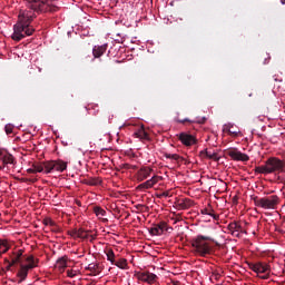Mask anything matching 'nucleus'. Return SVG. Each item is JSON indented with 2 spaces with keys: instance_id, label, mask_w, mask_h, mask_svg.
I'll return each mask as SVG.
<instances>
[{
  "instance_id": "nucleus-5",
  "label": "nucleus",
  "mask_w": 285,
  "mask_h": 285,
  "mask_svg": "<svg viewBox=\"0 0 285 285\" xmlns=\"http://www.w3.org/2000/svg\"><path fill=\"white\" fill-rule=\"evenodd\" d=\"M254 204L264 210H275L279 205V197L277 195L266 196L263 198L254 197Z\"/></svg>"
},
{
  "instance_id": "nucleus-14",
  "label": "nucleus",
  "mask_w": 285,
  "mask_h": 285,
  "mask_svg": "<svg viewBox=\"0 0 285 285\" xmlns=\"http://www.w3.org/2000/svg\"><path fill=\"white\" fill-rule=\"evenodd\" d=\"M227 229L229 230L230 235H233V237H242V233H244L242 225H239L237 222L229 223Z\"/></svg>"
},
{
  "instance_id": "nucleus-6",
  "label": "nucleus",
  "mask_w": 285,
  "mask_h": 285,
  "mask_svg": "<svg viewBox=\"0 0 285 285\" xmlns=\"http://www.w3.org/2000/svg\"><path fill=\"white\" fill-rule=\"evenodd\" d=\"M67 168H68V163L61 159L45 161L46 175L52 173V170H56L57 173H63V170H66Z\"/></svg>"
},
{
  "instance_id": "nucleus-44",
  "label": "nucleus",
  "mask_w": 285,
  "mask_h": 285,
  "mask_svg": "<svg viewBox=\"0 0 285 285\" xmlns=\"http://www.w3.org/2000/svg\"><path fill=\"white\" fill-rule=\"evenodd\" d=\"M159 197H168V191H164L163 194L159 195Z\"/></svg>"
},
{
  "instance_id": "nucleus-47",
  "label": "nucleus",
  "mask_w": 285,
  "mask_h": 285,
  "mask_svg": "<svg viewBox=\"0 0 285 285\" xmlns=\"http://www.w3.org/2000/svg\"><path fill=\"white\" fill-rule=\"evenodd\" d=\"M281 3H282L283 6H285V0H281Z\"/></svg>"
},
{
  "instance_id": "nucleus-42",
  "label": "nucleus",
  "mask_w": 285,
  "mask_h": 285,
  "mask_svg": "<svg viewBox=\"0 0 285 285\" xmlns=\"http://www.w3.org/2000/svg\"><path fill=\"white\" fill-rule=\"evenodd\" d=\"M27 173H29L30 175L37 174V171L35 170V167L29 168V169L27 170Z\"/></svg>"
},
{
  "instance_id": "nucleus-48",
  "label": "nucleus",
  "mask_w": 285,
  "mask_h": 285,
  "mask_svg": "<svg viewBox=\"0 0 285 285\" xmlns=\"http://www.w3.org/2000/svg\"><path fill=\"white\" fill-rule=\"evenodd\" d=\"M4 167H3V165L2 166H0V170H2Z\"/></svg>"
},
{
  "instance_id": "nucleus-29",
  "label": "nucleus",
  "mask_w": 285,
  "mask_h": 285,
  "mask_svg": "<svg viewBox=\"0 0 285 285\" xmlns=\"http://www.w3.org/2000/svg\"><path fill=\"white\" fill-rule=\"evenodd\" d=\"M153 183H151V180L149 179V180H146L145 183H141L140 185H138V190H148V189H150V188H153Z\"/></svg>"
},
{
  "instance_id": "nucleus-31",
  "label": "nucleus",
  "mask_w": 285,
  "mask_h": 285,
  "mask_svg": "<svg viewBox=\"0 0 285 285\" xmlns=\"http://www.w3.org/2000/svg\"><path fill=\"white\" fill-rule=\"evenodd\" d=\"M87 186H99L101 185V178H89L86 181Z\"/></svg>"
},
{
  "instance_id": "nucleus-26",
  "label": "nucleus",
  "mask_w": 285,
  "mask_h": 285,
  "mask_svg": "<svg viewBox=\"0 0 285 285\" xmlns=\"http://www.w3.org/2000/svg\"><path fill=\"white\" fill-rule=\"evenodd\" d=\"M28 265H24L26 268L31 271V268H37V259H35V256H29L27 258Z\"/></svg>"
},
{
  "instance_id": "nucleus-19",
  "label": "nucleus",
  "mask_w": 285,
  "mask_h": 285,
  "mask_svg": "<svg viewBox=\"0 0 285 285\" xmlns=\"http://www.w3.org/2000/svg\"><path fill=\"white\" fill-rule=\"evenodd\" d=\"M56 268L60 271V273H63L66 268H68V256H62L58 258L56 263Z\"/></svg>"
},
{
  "instance_id": "nucleus-41",
  "label": "nucleus",
  "mask_w": 285,
  "mask_h": 285,
  "mask_svg": "<svg viewBox=\"0 0 285 285\" xmlns=\"http://www.w3.org/2000/svg\"><path fill=\"white\" fill-rule=\"evenodd\" d=\"M229 135H234V137H237L239 135L238 131L232 130L230 128L228 129Z\"/></svg>"
},
{
  "instance_id": "nucleus-17",
  "label": "nucleus",
  "mask_w": 285,
  "mask_h": 285,
  "mask_svg": "<svg viewBox=\"0 0 285 285\" xmlns=\"http://www.w3.org/2000/svg\"><path fill=\"white\" fill-rule=\"evenodd\" d=\"M106 50H108V45L95 46L92 49V55L95 59H99V57H102Z\"/></svg>"
},
{
  "instance_id": "nucleus-28",
  "label": "nucleus",
  "mask_w": 285,
  "mask_h": 285,
  "mask_svg": "<svg viewBox=\"0 0 285 285\" xmlns=\"http://www.w3.org/2000/svg\"><path fill=\"white\" fill-rule=\"evenodd\" d=\"M153 183H151V180L149 179V180H146L145 183H141L140 185H138V190H148V189H150V188H153Z\"/></svg>"
},
{
  "instance_id": "nucleus-12",
  "label": "nucleus",
  "mask_w": 285,
  "mask_h": 285,
  "mask_svg": "<svg viewBox=\"0 0 285 285\" xmlns=\"http://www.w3.org/2000/svg\"><path fill=\"white\" fill-rule=\"evenodd\" d=\"M178 139L183 146H195L197 144V138L187 132H180Z\"/></svg>"
},
{
  "instance_id": "nucleus-11",
  "label": "nucleus",
  "mask_w": 285,
  "mask_h": 285,
  "mask_svg": "<svg viewBox=\"0 0 285 285\" xmlns=\"http://www.w3.org/2000/svg\"><path fill=\"white\" fill-rule=\"evenodd\" d=\"M227 155L234 161H248L250 159V157H248V155H246L237 149H228Z\"/></svg>"
},
{
  "instance_id": "nucleus-45",
  "label": "nucleus",
  "mask_w": 285,
  "mask_h": 285,
  "mask_svg": "<svg viewBox=\"0 0 285 285\" xmlns=\"http://www.w3.org/2000/svg\"><path fill=\"white\" fill-rule=\"evenodd\" d=\"M205 121H206V118H203V120H198L197 122L198 124H205Z\"/></svg>"
},
{
  "instance_id": "nucleus-36",
  "label": "nucleus",
  "mask_w": 285,
  "mask_h": 285,
  "mask_svg": "<svg viewBox=\"0 0 285 285\" xmlns=\"http://www.w3.org/2000/svg\"><path fill=\"white\" fill-rule=\"evenodd\" d=\"M13 130H14V126L13 125L8 124V125L4 126L6 135H12Z\"/></svg>"
},
{
  "instance_id": "nucleus-9",
  "label": "nucleus",
  "mask_w": 285,
  "mask_h": 285,
  "mask_svg": "<svg viewBox=\"0 0 285 285\" xmlns=\"http://www.w3.org/2000/svg\"><path fill=\"white\" fill-rule=\"evenodd\" d=\"M135 277L139 279V282H145V284H155V282H157V275L148 271L136 272Z\"/></svg>"
},
{
  "instance_id": "nucleus-37",
  "label": "nucleus",
  "mask_w": 285,
  "mask_h": 285,
  "mask_svg": "<svg viewBox=\"0 0 285 285\" xmlns=\"http://www.w3.org/2000/svg\"><path fill=\"white\" fill-rule=\"evenodd\" d=\"M163 177L161 176H157V175H154L149 181H151V185L155 186L156 184H159V181H161Z\"/></svg>"
},
{
  "instance_id": "nucleus-15",
  "label": "nucleus",
  "mask_w": 285,
  "mask_h": 285,
  "mask_svg": "<svg viewBox=\"0 0 285 285\" xmlns=\"http://www.w3.org/2000/svg\"><path fill=\"white\" fill-rule=\"evenodd\" d=\"M151 174H153V168L142 167L137 173V179L138 181H145V179H148V177H150Z\"/></svg>"
},
{
  "instance_id": "nucleus-32",
  "label": "nucleus",
  "mask_w": 285,
  "mask_h": 285,
  "mask_svg": "<svg viewBox=\"0 0 285 285\" xmlns=\"http://www.w3.org/2000/svg\"><path fill=\"white\" fill-rule=\"evenodd\" d=\"M94 213L97 217H106V212L99 206L94 207Z\"/></svg>"
},
{
  "instance_id": "nucleus-40",
  "label": "nucleus",
  "mask_w": 285,
  "mask_h": 285,
  "mask_svg": "<svg viewBox=\"0 0 285 285\" xmlns=\"http://www.w3.org/2000/svg\"><path fill=\"white\" fill-rule=\"evenodd\" d=\"M136 208H137V210H144V208H146V210H148V206L141 205V204L136 205Z\"/></svg>"
},
{
  "instance_id": "nucleus-33",
  "label": "nucleus",
  "mask_w": 285,
  "mask_h": 285,
  "mask_svg": "<svg viewBox=\"0 0 285 285\" xmlns=\"http://www.w3.org/2000/svg\"><path fill=\"white\" fill-rule=\"evenodd\" d=\"M42 224H45V226H51V228H55V226H57V223H55L52 218H45L42 220Z\"/></svg>"
},
{
  "instance_id": "nucleus-2",
  "label": "nucleus",
  "mask_w": 285,
  "mask_h": 285,
  "mask_svg": "<svg viewBox=\"0 0 285 285\" xmlns=\"http://www.w3.org/2000/svg\"><path fill=\"white\" fill-rule=\"evenodd\" d=\"M285 163L277 157H271L265 161V165L255 167L257 175H273L275 173H284Z\"/></svg>"
},
{
  "instance_id": "nucleus-34",
  "label": "nucleus",
  "mask_w": 285,
  "mask_h": 285,
  "mask_svg": "<svg viewBox=\"0 0 285 285\" xmlns=\"http://www.w3.org/2000/svg\"><path fill=\"white\" fill-rule=\"evenodd\" d=\"M78 238L88 239V232L83 230V228L78 229Z\"/></svg>"
},
{
  "instance_id": "nucleus-8",
  "label": "nucleus",
  "mask_w": 285,
  "mask_h": 285,
  "mask_svg": "<svg viewBox=\"0 0 285 285\" xmlns=\"http://www.w3.org/2000/svg\"><path fill=\"white\" fill-rule=\"evenodd\" d=\"M22 255V249L9 254V258H4V264H7V271H10L11 266H17V264L21 262Z\"/></svg>"
},
{
  "instance_id": "nucleus-20",
  "label": "nucleus",
  "mask_w": 285,
  "mask_h": 285,
  "mask_svg": "<svg viewBox=\"0 0 285 285\" xmlns=\"http://www.w3.org/2000/svg\"><path fill=\"white\" fill-rule=\"evenodd\" d=\"M200 155H204L205 157H207V159H212L213 161H219V159H222V157H219L217 153H212L206 149L200 151Z\"/></svg>"
},
{
  "instance_id": "nucleus-35",
  "label": "nucleus",
  "mask_w": 285,
  "mask_h": 285,
  "mask_svg": "<svg viewBox=\"0 0 285 285\" xmlns=\"http://www.w3.org/2000/svg\"><path fill=\"white\" fill-rule=\"evenodd\" d=\"M167 159H174V161H179V159H184L181 158V156L177 155V154H166L165 156Z\"/></svg>"
},
{
  "instance_id": "nucleus-18",
  "label": "nucleus",
  "mask_w": 285,
  "mask_h": 285,
  "mask_svg": "<svg viewBox=\"0 0 285 285\" xmlns=\"http://www.w3.org/2000/svg\"><path fill=\"white\" fill-rule=\"evenodd\" d=\"M28 271H30L26 265H21L20 269L17 273V277H19L18 284H21L22 282H26L28 277Z\"/></svg>"
},
{
  "instance_id": "nucleus-1",
  "label": "nucleus",
  "mask_w": 285,
  "mask_h": 285,
  "mask_svg": "<svg viewBox=\"0 0 285 285\" xmlns=\"http://www.w3.org/2000/svg\"><path fill=\"white\" fill-rule=\"evenodd\" d=\"M37 14L32 11H22L19 14V21L13 26V33L11 39L13 41H21V39H26V37L32 36L35 32V28L30 26L32 23V19H35Z\"/></svg>"
},
{
  "instance_id": "nucleus-30",
  "label": "nucleus",
  "mask_w": 285,
  "mask_h": 285,
  "mask_svg": "<svg viewBox=\"0 0 285 285\" xmlns=\"http://www.w3.org/2000/svg\"><path fill=\"white\" fill-rule=\"evenodd\" d=\"M106 256H107V261L110 262V264L115 265L116 261V256H115V252L112 249H107L106 252Z\"/></svg>"
},
{
  "instance_id": "nucleus-39",
  "label": "nucleus",
  "mask_w": 285,
  "mask_h": 285,
  "mask_svg": "<svg viewBox=\"0 0 285 285\" xmlns=\"http://www.w3.org/2000/svg\"><path fill=\"white\" fill-rule=\"evenodd\" d=\"M68 235H70V237H78V229L70 230Z\"/></svg>"
},
{
  "instance_id": "nucleus-50",
  "label": "nucleus",
  "mask_w": 285,
  "mask_h": 285,
  "mask_svg": "<svg viewBox=\"0 0 285 285\" xmlns=\"http://www.w3.org/2000/svg\"><path fill=\"white\" fill-rule=\"evenodd\" d=\"M91 239H95V236H91Z\"/></svg>"
},
{
  "instance_id": "nucleus-22",
  "label": "nucleus",
  "mask_w": 285,
  "mask_h": 285,
  "mask_svg": "<svg viewBox=\"0 0 285 285\" xmlns=\"http://www.w3.org/2000/svg\"><path fill=\"white\" fill-rule=\"evenodd\" d=\"M10 250V243L6 239H0V256Z\"/></svg>"
},
{
  "instance_id": "nucleus-16",
  "label": "nucleus",
  "mask_w": 285,
  "mask_h": 285,
  "mask_svg": "<svg viewBox=\"0 0 285 285\" xmlns=\"http://www.w3.org/2000/svg\"><path fill=\"white\" fill-rule=\"evenodd\" d=\"M176 204L179 210H188L193 206V202L189 198H180Z\"/></svg>"
},
{
  "instance_id": "nucleus-27",
  "label": "nucleus",
  "mask_w": 285,
  "mask_h": 285,
  "mask_svg": "<svg viewBox=\"0 0 285 285\" xmlns=\"http://www.w3.org/2000/svg\"><path fill=\"white\" fill-rule=\"evenodd\" d=\"M32 167L36 170V173H46V161L33 164Z\"/></svg>"
},
{
  "instance_id": "nucleus-24",
  "label": "nucleus",
  "mask_w": 285,
  "mask_h": 285,
  "mask_svg": "<svg viewBox=\"0 0 285 285\" xmlns=\"http://www.w3.org/2000/svg\"><path fill=\"white\" fill-rule=\"evenodd\" d=\"M87 271L95 273V275H99V273H101V267L97 263H91L87 266Z\"/></svg>"
},
{
  "instance_id": "nucleus-7",
  "label": "nucleus",
  "mask_w": 285,
  "mask_h": 285,
  "mask_svg": "<svg viewBox=\"0 0 285 285\" xmlns=\"http://www.w3.org/2000/svg\"><path fill=\"white\" fill-rule=\"evenodd\" d=\"M248 266L250 271H253L254 273L265 274L262 276V279H268V275L271 273V265H268L267 263L257 262V263H249Z\"/></svg>"
},
{
  "instance_id": "nucleus-3",
  "label": "nucleus",
  "mask_w": 285,
  "mask_h": 285,
  "mask_svg": "<svg viewBox=\"0 0 285 285\" xmlns=\"http://www.w3.org/2000/svg\"><path fill=\"white\" fill-rule=\"evenodd\" d=\"M27 8L38 13L57 12L59 10L57 0H27Z\"/></svg>"
},
{
  "instance_id": "nucleus-43",
  "label": "nucleus",
  "mask_w": 285,
  "mask_h": 285,
  "mask_svg": "<svg viewBox=\"0 0 285 285\" xmlns=\"http://www.w3.org/2000/svg\"><path fill=\"white\" fill-rule=\"evenodd\" d=\"M178 124H186V121L190 122V119L186 118L184 120L177 119Z\"/></svg>"
},
{
  "instance_id": "nucleus-25",
  "label": "nucleus",
  "mask_w": 285,
  "mask_h": 285,
  "mask_svg": "<svg viewBox=\"0 0 285 285\" xmlns=\"http://www.w3.org/2000/svg\"><path fill=\"white\" fill-rule=\"evenodd\" d=\"M134 135H135V137H137V139H142V140L149 139L148 132H146V130H144V129H139Z\"/></svg>"
},
{
  "instance_id": "nucleus-23",
  "label": "nucleus",
  "mask_w": 285,
  "mask_h": 285,
  "mask_svg": "<svg viewBox=\"0 0 285 285\" xmlns=\"http://www.w3.org/2000/svg\"><path fill=\"white\" fill-rule=\"evenodd\" d=\"M114 266H117V268H120L121 271L128 269V259L126 258H119Z\"/></svg>"
},
{
  "instance_id": "nucleus-4",
  "label": "nucleus",
  "mask_w": 285,
  "mask_h": 285,
  "mask_svg": "<svg viewBox=\"0 0 285 285\" xmlns=\"http://www.w3.org/2000/svg\"><path fill=\"white\" fill-rule=\"evenodd\" d=\"M206 242H213V238L210 236L199 235L191 242V246L195 253H197V255H200L202 257L210 255V245Z\"/></svg>"
},
{
  "instance_id": "nucleus-46",
  "label": "nucleus",
  "mask_w": 285,
  "mask_h": 285,
  "mask_svg": "<svg viewBox=\"0 0 285 285\" xmlns=\"http://www.w3.org/2000/svg\"><path fill=\"white\" fill-rule=\"evenodd\" d=\"M124 168H126V169L128 170V168H130V165L125 164V165H124Z\"/></svg>"
},
{
  "instance_id": "nucleus-10",
  "label": "nucleus",
  "mask_w": 285,
  "mask_h": 285,
  "mask_svg": "<svg viewBox=\"0 0 285 285\" xmlns=\"http://www.w3.org/2000/svg\"><path fill=\"white\" fill-rule=\"evenodd\" d=\"M150 235L153 236H161L164 235V233H168V223L166 222H160L156 225H154L150 229H149Z\"/></svg>"
},
{
  "instance_id": "nucleus-21",
  "label": "nucleus",
  "mask_w": 285,
  "mask_h": 285,
  "mask_svg": "<svg viewBox=\"0 0 285 285\" xmlns=\"http://www.w3.org/2000/svg\"><path fill=\"white\" fill-rule=\"evenodd\" d=\"M202 215H209V217H213L215 222H219V215L215 214V210L213 208L202 209Z\"/></svg>"
},
{
  "instance_id": "nucleus-13",
  "label": "nucleus",
  "mask_w": 285,
  "mask_h": 285,
  "mask_svg": "<svg viewBox=\"0 0 285 285\" xmlns=\"http://www.w3.org/2000/svg\"><path fill=\"white\" fill-rule=\"evenodd\" d=\"M0 161L3 167L8 166V164H16L14 156L3 148H0Z\"/></svg>"
},
{
  "instance_id": "nucleus-49",
  "label": "nucleus",
  "mask_w": 285,
  "mask_h": 285,
  "mask_svg": "<svg viewBox=\"0 0 285 285\" xmlns=\"http://www.w3.org/2000/svg\"><path fill=\"white\" fill-rule=\"evenodd\" d=\"M168 230H173V227H168Z\"/></svg>"
},
{
  "instance_id": "nucleus-38",
  "label": "nucleus",
  "mask_w": 285,
  "mask_h": 285,
  "mask_svg": "<svg viewBox=\"0 0 285 285\" xmlns=\"http://www.w3.org/2000/svg\"><path fill=\"white\" fill-rule=\"evenodd\" d=\"M67 276L69 277H76L77 276V272L72 271V269H68L67 271Z\"/></svg>"
}]
</instances>
